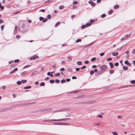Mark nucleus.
<instances>
[{"mask_svg": "<svg viewBox=\"0 0 135 135\" xmlns=\"http://www.w3.org/2000/svg\"><path fill=\"white\" fill-rule=\"evenodd\" d=\"M70 119V118H65L60 119H52V120H45L44 121H67L69 120Z\"/></svg>", "mask_w": 135, "mask_h": 135, "instance_id": "1", "label": "nucleus"}, {"mask_svg": "<svg viewBox=\"0 0 135 135\" xmlns=\"http://www.w3.org/2000/svg\"><path fill=\"white\" fill-rule=\"evenodd\" d=\"M107 68V66L105 65H103L100 67L101 70L103 71L105 70Z\"/></svg>", "mask_w": 135, "mask_h": 135, "instance_id": "2", "label": "nucleus"}, {"mask_svg": "<svg viewBox=\"0 0 135 135\" xmlns=\"http://www.w3.org/2000/svg\"><path fill=\"white\" fill-rule=\"evenodd\" d=\"M38 56L36 55H33V56L31 57L30 58V59L31 60H33L36 59H38Z\"/></svg>", "mask_w": 135, "mask_h": 135, "instance_id": "3", "label": "nucleus"}, {"mask_svg": "<svg viewBox=\"0 0 135 135\" xmlns=\"http://www.w3.org/2000/svg\"><path fill=\"white\" fill-rule=\"evenodd\" d=\"M9 109L8 108H3L0 109V112H4L8 110Z\"/></svg>", "mask_w": 135, "mask_h": 135, "instance_id": "4", "label": "nucleus"}, {"mask_svg": "<svg viewBox=\"0 0 135 135\" xmlns=\"http://www.w3.org/2000/svg\"><path fill=\"white\" fill-rule=\"evenodd\" d=\"M18 70V68H15L13 70L11 71L9 73L10 74H13L15 72L17 71Z\"/></svg>", "mask_w": 135, "mask_h": 135, "instance_id": "5", "label": "nucleus"}, {"mask_svg": "<svg viewBox=\"0 0 135 135\" xmlns=\"http://www.w3.org/2000/svg\"><path fill=\"white\" fill-rule=\"evenodd\" d=\"M52 108H46L42 110V112L44 111H47L49 112L52 110Z\"/></svg>", "mask_w": 135, "mask_h": 135, "instance_id": "6", "label": "nucleus"}, {"mask_svg": "<svg viewBox=\"0 0 135 135\" xmlns=\"http://www.w3.org/2000/svg\"><path fill=\"white\" fill-rule=\"evenodd\" d=\"M62 122H54L53 123V124L54 125H62Z\"/></svg>", "mask_w": 135, "mask_h": 135, "instance_id": "7", "label": "nucleus"}, {"mask_svg": "<svg viewBox=\"0 0 135 135\" xmlns=\"http://www.w3.org/2000/svg\"><path fill=\"white\" fill-rule=\"evenodd\" d=\"M130 36V34H127L124 36V40H126L129 38Z\"/></svg>", "mask_w": 135, "mask_h": 135, "instance_id": "8", "label": "nucleus"}, {"mask_svg": "<svg viewBox=\"0 0 135 135\" xmlns=\"http://www.w3.org/2000/svg\"><path fill=\"white\" fill-rule=\"evenodd\" d=\"M109 65L110 66V68L111 69L112 68L114 67L113 64L111 62H110L109 63Z\"/></svg>", "mask_w": 135, "mask_h": 135, "instance_id": "9", "label": "nucleus"}, {"mask_svg": "<svg viewBox=\"0 0 135 135\" xmlns=\"http://www.w3.org/2000/svg\"><path fill=\"white\" fill-rule=\"evenodd\" d=\"M67 59L68 60V61H70L72 60V58L71 57L69 56L67 57Z\"/></svg>", "mask_w": 135, "mask_h": 135, "instance_id": "10", "label": "nucleus"}, {"mask_svg": "<svg viewBox=\"0 0 135 135\" xmlns=\"http://www.w3.org/2000/svg\"><path fill=\"white\" fill-rule=\"evenodd\" d=\"M123 69L124 71H126L128 69V68L126 66H124L123 67Z\"/></svg>", "mask_w": 135, "mask_h": 135, "instance_id": "11", "label": "nucleus"}, {"mask_svg": "<svg viewBox=\"0 0 135 135\" xmlns=\"http://www.w3.org/2000/svg\"><path fill=\"white\" fill-rule=\"evenodd\" d=\"M118 53L117 52H113L112 53V55L113 56H117L118 55Z\"/></svg>", "mask_w": 135, "mask_h": 135, "instance_id": "12", "label": "nucleus"}, {"mask_svg": "<svg viewBox=\"0 0 135 135\" xmlns=\"http://www.w3.org/2000/svg\"><path fill=\"white\" fill-rule=\"evenodd\" d=\"M27 71H25L23 72L21 74V76H23L25 75L26 74Z\"/></svg>", "mask_w": 135, "mask_h": 135, "instance_id": "13", "label": "nucleus"}, {"mask_svg": "<svg viewBox=\"0 0 135 135\" xmlns=\"http://www.w3.org/2000/svg\"><path fill=\"white\" fill-rule=\"evenodd\" d=\"M91 25V23H87L85 25L86 27L90 26Z\"/></svg>", "mask_w": 135, "mask_h": 135, "instance_id": "14", "label": "nucleus"}, {"mask_svg": "<svg viewBox=\"0 0 135 135\" xmlns=\"http://www.w3.org/2000/svg\"><path fill=\"white\" fill-rule=\"evenodd\" d=\"M31 88V86H25L24 87V89H29Z\"/></svg>", "mask_w": 135, "mask_h": 135, "instance_id": "15", "label": "nucleus"}, {"mask_svg": "<svg viewBox=\"0 0 135 135\" xmlns=\"http://www.w3.org/2000/svg\"><path fill=\"white\" fill-rule=\"evenodd\" d=\"M77 64L78 65H82V63L81 61H78L77 62Z\"/></svg>", "mask_w": 135, "mask_h": 135, "instance_id": "16", "label": "nucleus"}, {"mask_svg": "<svg viewBox=\"0 0 135 135\" xmlns=\"http://www.w3.org/2000/svg\"><path fill=\"white\" fill-rule=\"evenodd\" d=\"M36 72L35 71H33L32 72V74L31 75L32 76H33L35 75H36Z\"/></svg>", "mask_w": 135, "mask_h": 135, "instance_id": "17", "label": "nucleus"}, {"mask_svg": "<svg viewBox=\"0 0 135 135\" xmlns=\"http://www.w3.org/2000/svg\"><path fill=\"white\" fill-rule=\"evenodd\" d=\"M96 60V57H94L92 58L91 59V61L93 62L95 61Z\"/></svg>", "mask_w": 135, "mask_h": 135, "instance_id": "18", "label": "nucleus"}, {"mask_svg": "<svg viewBox=\"0 0 135 135\" xmlns=\"http://www.w3.org/2000/svg\"><path fill=\"white\" fill-rule=\"evenodd\" d=\"M21 83L23 84L27 82V81L26 80H22L21 81Z\"/></svg>", "mask_w": 135, "mask_h": 135, "instance_id": "19", "label": "nucleus"}, {"mask_svg": "<svg viewBox=\"0 0 135 135\" xmlns=\"http://www.w3.org/2000/svg\"><path fill=\"white\" fill-rule=\"evenodd\" d=\"M60 22H58L56 23L55 25V27H56L57 26H58L60 24Z\"/></svg>", "mask_w": 135, "mask_h": 135, "instance_id": "20", "label": "nucleus"}, {"mask_svg": "<svg viewBox=\"0 0 135 135\" xmlns=\"http://www.w3.org/2000/svg\"><path fill=\"white\" fill-rule=\"evenodd\" d=\"M0 8L2 9V10L4 9V7L2 6L1 3H0Z\"/></svg>", "mask_w": 135, "mask_h": 135, "instance_id": "21", "label": "nucleus"}, {"mask_svg": "<svg viewBox=\"0 0 135 135\" xmlns=\"http://www.w3.org/2000/svg\"><path fill=\"white\" fill-rule=\"evenodd\" d=\"M45 85V83L44 82H42L40 84V86H44Z\"/></svg>", "mask_w": 135, "mask_h": 135, "instance_id": "22", "label": "nucleus"}, {"mask_svg": "<svg viewBox=\"0 0 135 135\" xmlns=\"http://www.w3.org/2000/svg\"><path fill=\"white\" fill-rule=\"evenodd\" d=\"M51 0H48L46 1L45 2V3H49L51 2Z\"/></svg>", "mask_w": 135, "mask_h": 135, "instance_id": "23", "label": "nucleus"}, {"mask_svg": "<svg viewBox=\"0 0 135 135\" xmlns=\"http://www.w3.org/2000/svg\"><path fill=\"white\" fill-rule=\"evenodd\" d=\"M81 41V39H78L76 40V43H78L79 42H80Z\"/></svg>", "mask_w": 135, "mask_h": 135, "instance_id": "24", "label": "nucleus"}, {"mask_svg": "<svg viewBox=\"0 0 135 135\" xmlns=\"http://www.w3.org/2000/svg\"><path fill=\"white\" fill-rule=\"evenodd\" d=\"M50 83L51 84L54 83L55 82V81L54 80H50Z\"/></svg>", "mask_w": 135, "mask_h": 135, "instance_id": "25", "label": "nucleus"}, {"mask_svg": "<svg viewBox=\"0 0 135 135\" xmlns=\"http://www.w3.org/2000/svg\"><path fill=\"white\" fill-rule=\"evenodd\" d=\"M47 19L46 18H45L44 19H43L42 21V22H45L46 21H47Z\"/></svg>", "mask_w": 135, "mask_h": 135, "instance_id": "26", "label": "nucleus"}, {"mask_svg": "<svg viewBox=\"0 0 135 135\" xmlns=\"http://www.w3.org/2000/svg\"><path fill=\"white\" fill-rule=\"evenodd\" d=\"M64 8V6H61L59 7V9H63Z\"/></svg>", "mask_w": 135, "mask_h": 135, "instance_id": "27", "label": "nucleus"}, {"mask_svg": "<svg viewBox=\"0 0 135 135\" xmlns=\"http://www.w3.org/2000/svg\"><path fill=\"white\" fill-rule=\"evenodd\" d=\"M130 83L131 84H134L135 83V80H132L131 81Z\"/></svg>", "mask_w": 135, "mask_h": 135, "instance_id": "28", "label": "nucleus"}, {"mask_svg": "<svg viewBox=\"0 0 135 135\" xmlns=\"http://www.w3.org/2000/svg\"><path fill=\"white\" fill-rule=\"evenodd\" d=\"M86 27L85 25H83L81 27V28L82 29L85 28Z\"/></svg>", "mask_w": 135, "mask_h": 135, "instance_id": "29", "label": "nucleus"}, {"mask_svg": "<svg viewBox=\"0 0 135 135\" xmlns=\"http://www.w3.org/2000/svg\"><path fill=\"white\" fill-rule=\"evenodd\" d=\"M30 65H27L25 66L23 68V69H25L26 68H28Z\"/></svg>", "mask_w": 135, "mask_h": 135, "instance_id": "30", "label": "nucleus"}, {"mask_svg": "<svg viewBox=\"0 0 135 135\" xmlns=\"http://www.w3.org/2000/svg\"><path fill=\"white\" fill-rule=\"evenodd\" d=\"M129 61L127 60H126L124 62V63L126 65H128L129 63Z\"/></svg>", "mask_w": 135, "mask_h": 135, "instance_id": "31", "label": "nucleus"}, {"mask_svg": "<svg viewBox=\"0 0 135 135\" xmlns=\"http://www.w3.org/2000/svg\"><path fill=\"white\" fill-rule=\"evenodd\" d=\"M55 82L56 83H60V81L58 79H56L55 80Z\"/></svg>", "mask_w": 135, "mask_h": 135, "instance_id": "32", "label": "nucleus"}, {"mask_svg": "<svg viewBox=\"0 0 135 135\" xmlns=\"http://www.w3.org/2000/svg\"><path fill=\"white\" fill-rule=\"evenodd\" d=\"M112 133L114 135H118L116 132H113Z\"/></svg>", "mask_w": 135, "mask_h": 135, "instance_id": "33", "label": "nucleus"}, {"mask_svg": "<svg viewBox=\"0 0 135 135\" xmlns=\"http://www.w3.org/2000/svg\"><path fill=\"white\" fill-rule=\"evenodd\" d=\"M66 81V80L65 79H62L61 80V83H65Z\"/></svg>", "mask_w": 135, "mask_h": 135, "instance_id": "34", "label": "nucleus"}, {"mask_svg": "<svg viewBox=\"0 0 135 135\" xmlns=\"http://www.w3.org/2000/svg\"><path fill=\"white\" fill-rule=\"evenodd\" d=\"M114 71L113 70H110L109 71V72L110 74H112L114 73Z\"/></svg>", "mask_w": 135, "mask_h": 135, "instance_id": "35", "label": "nucleus"}, {"mask_svg": "<svg viewBox=\"0 0 135 135\" xmlns=\"http://www.w3.org/2000/svg\"><path fill=\"white\" fill-rule=\"evenodd\" d=\"M105 16H106V15L105 14H102L101 15V17L102 18H103L105 17Z\"/></svg>", "mask_w": 135, "mask_h": 135, "instance_id": "36", "label": "nucleus"}, {"mask_svg": "<svg viewBox=\"0 0 135 135\" xmlns=\"http://www.w3.org/2000/svg\"><path fill=\"white\" fill-rule=\"evenodd\" d=\"M21 81H18L17 82V84L18 85H20L21 84Z\"/></svg>", "mask_w": 135, "mask_h": 135, "instance_id": "37", "label": "nucleus"}, {"mask_svg": "<svg viewBox=\"0 0 135 135\" xmlns=\"http://www.w3.org/2000/svg\"><path fill=\"white\" fill-rule=\"evenodd\" d=\"M62 125H68V123H64L62 122Z\"/></svg>", "mask_w": 135, "mask_h": 135, "instance_id": "38", "label": "nucleus"}, {"mask_svg": "<svg viewBox=\"0 0 135 135\" xmlns=\"http://www.w3.org/2000/svg\"><path fill=\"white\" fill-rule=\"evenodd\" d=\"M51 16L50 15H48L47 16V17L48 19H50L51 18Z\"/></svg>", "mask_w": 135, "mask_h": 135, "instance_id": "39", "label": "nucleus"}, {"mask_svg": "<svg viewBox=\"0 0 135 135\" xmlns=\"http://www.w3.org/2000/svg\"><path fill=\"white\" fill-rule=\"evenodd\" d=\"M89 63V61L88 60H86L84 61V63L86 64H88Z\"/></svg>", "mask_w": 135, "mask_h": 135, "instance_id": "40", "label": "nucleus"}, {"mask_svg": "<svg viewBox=\"0 0 135 135\" xmlns=\"http://www.w3.org/2000/svg\"><path fill=\"white\" fill-rule=\"evenodd\" d=\"M94 73V71L93 70H91L90 71V74L91 75H93Z\"/></svg>", "mask_w": 135, "mask_h": 135, "instance_id": "41", "label": "nucleus"}, {"mask_svg": "<svg viewBox=\"0 0 135 135\" xmlns=\"http://www.w3.org/2000/svg\"><path fill=\"white\" fill-rule=\"evenodd\" d=\"M119 7V6L118 5H116L114 6V8L115 9H117Z\"/></svg>", "mask_w": 135, "mask_h": 135, "instance_id": "42", "label": "nucleus"}, {"mask_svg": "<svg viewBox=\"0 0 135 135\" xmlns=\"http://www.w3.org/2000/svg\"><path fill=\"white\" fill-rule=\"evenodd\" d=\"M19 61V60L18 59L15 60L14 61V62L15 63H17Z\"/></svg>", "mask_w": 135, "mask_h": 135, "instance_id": "43", "label": "nucleus"}, {"mask_svg": "<svg viewBox=\"0 0 135 135\" xmlns=\"http://www.w3.org/2000/svg\"><path fill=\"white\" fill-rule=\"evenodd\" d=\"M112 60V58L111 57L107 59V61H111Z\"/></svg>", "mask_w": 135, "mask_h": 135, "instance_id": "44", "label": "nucleus"}, {"mask_svg": "<svg viewBox=\"0 0 135 135\" xmlns=\"http://www.w3.org/2000/svg\"><path fill=\"white\" fill-rule=\"evenodd\" d=\"M52 67L53 68L55 69L56 68V66L55 64H54L52 65Z\"/></svg>", "mask_w": 135, "mask_h": 135, "instance_id": "45", "label": "nucleus"}, {"mask_svg": "<svg viewBox=\"0 0 135 135\" xmlns=\"http://www.w3.org/2000/svg\"><path fill=\"white\" fill-rule=\"evenodd\" d=\"M114 65L116 66H118L119 65V63L118 62H117L114 64Z\"/></svg>", "mask_w": 135, "mask_h": 135, "instance_id": "46", "label": "nucleus"}, {"mask_svg": "<svg viewBox=\"0 0 135 135\" xmlns=\"http://www.w3.org/2000/svg\"><path fill=\"white\" fill-rule=\"evenodd\" d=\"M44 18V17H40L39 19L40 21H42V20H43Z\"/></svg>", "mask_w": 135, "mask_h": 135, "instance_id": "47", "label": "nucleus"}, {"mask_svg": "<svg viewBox=\"0 0 135 135\" xmlns=\"http://www.w3.org/2000/svg\"><path fill=\"white\" fill-rule=\"evenodd\" d=\"M97 65H93V66H92V68H97Z\"/></svg>", "mask_w": 135, "mask_h": 135, "instance_id": "48", "label": "nucleus"}, {"mask_svg": "<svg viewBox=\"0 0 135 135\" xmlns=\"http://www.w3.org/2000/svg\"><path fill=\"white\" fill-rule=\"evenodd\" d=\"M40 11L42 12H44L45 11V10L44 9H42L40 10Z\"/></svg>", "mask_w": 135, "mask_h": 135, "instance_id": "49", "label": "nucleus"}, {"mask_svg": "<svg viewBox=\"0 0 135 135\" xmlns=\"http://www.w3.org/2000/svg\"><path fill=\"white\" fill-rule=\"evenodd\" d=\"M93 2L92 1V0H90V1H89V2H88V3H89V4H91V3H93Z\"/></svg>", "mask_w": 135, "mask_h": 135, "instance_id": "50", "label": "nucleus"}, {"mask_svg": "<svg viewBox=\"0 0 135 135\" xmlns=\"http://www.w3.org/2000/svg\"><path fill=\"white\" fill-rule=\"evenodd\" d=\"M68 70L69 71L71 72L72 71V69L71 68H68Z\"/></svg>", "mask_w": 135, "mask_h": 135, "instance_id": "51", "label": "nucleus"}, {"mask_svg": "<svg viewBox=\"0 0 135 135\" xmlns=\"http://www.w3.org/2000/svg\"><path fill=\"white\" fill-rule=\"evenodd\" d=\"M94 21V20H90V23H93Z\"/></svg>", "mask_w": 135, "mask_h": 135, "instance_id": "52", "label": "nucleus"}, {"mask_svg": "<svg viewBox=\"0 0 135 135\" xmlns=\"http://www.w3.org/2000/svg\"><path fill=\"white\" fill-rule=\"evenodd\" d=\"M91 5L93 6H94L95 5V4L93 2L91 4Z\"/></svg>", "mask_w": 135, "mask_h": 135, "instance_id": "53", "label": "nucleus"}, {"mask_svg": "<svg viewBox=\"0 0 135 135\" xmlns=\"http://www.w3.org/2000/svg\"><path fill=\"white\" fill-rule=\"evenodd\" d=\"M73 3L74 4H76L78 3V2L77 1H75V2H73Z\"/></svg>", "mask_w": 135, "mask_h": 135, "instance_id": "54", "label": "nucleus"}, {"mask_svg": "<svg viewBox=\"0 0 135 135\" xmlns=\"http://www.w3.org/2000/svg\"><path fill=\"white\" fill-rule=\"evenodd\" d=\"M104 54V52H103L100 54V55L101 56H102Z\"/></svg>", "mask_w": 135, "mask_h": 135, "instance_id": "55", "label": "nucleus"}, {"mask_svg": "<svg viewBox=\"0 0 135 135\" xmlns=\"http://www.w3.org/2000/svg\"><path fill=\"white\" fill-rule=\"evenodd\" d=\"M60 75V73H57L55 75V76H58Z\"/></svg>", "mask_w": 135, "mask_h": 135, "instance_id": "56", "label": "nucleus"}, {"mask_svg": "<svg viewBox=\"0 0 135 135\" xmlns=\"http://www.w3.org/2000/svg\"><path fill=\"white\" fill-rule=\"evenodd\" d=\"M71 115L70 114H68L67 115H65L66 117H69Z\"/></svg>", "mask_w": 135, "mask_h": 135, "instance_id": "57", "label": "nucleus"}, {"mask_svg": "<svg viewBox=\"0 0 135 135\" xmlns=\"http://www.w3.org/2000/svg\"><path fill=\"white\" fill-rule=\"evenodd\" d=\"M85 68H86V67L85 65H84V66H83L82 67H81L80 69H85Z\"/></svg>", "mask_w": 135, "mask_h": 135, "instance_id": "58", "label": "nucleus"}, {"mask_svg": "<svg viewBox=\"0 0 135 135\" xmlns=\"http://www.w3.org/2000/svg\"><path fill=\"white\" fill-rule=\"evenodd\" d=\"M113 12V11L112 10H110L108 12V13L109 14H111Z\"/></svg>", "mask_w": 135, "mask_h": 135, "instance_id": "59", "label": "nucleus"}, {"mask_svg": "<svg viewBox=\"0 0 135 135\" xmlns=\"http://www.w3.org/2000/svg\"><path fill=\"white\" fill-rule=\"evenodd\" d=\"M61 64H66L65 62V61H63L61 62Z\"/></svg>", "mask_w": 135, "mask_h": 135, "instance_id": "60", "label": "nucleus"}, {"mask_svg": "<svg viewBox=\"0 0 135 135\" xmlns=\"http://www.w3.org/2000/svg\"><path fill=\"white\" fill-rule=\"evenodd\" d=\"M97 117H100V118H101L103 117V116L102 115H98L97 116Z\"/></svg>", "mask_w": 135, "mask_h": 135, "instance_id": "61", "label": "nucleus"}, {"mask_svg": "<svg viewBox=\"0 0 135 135\" xmlns=\"http://www.w3.org/2000/svg\"><path fill=\"white\" fill-rule=\"evenodd\" d=\"M70 78H68L66 79V80L67 82H69L70 81Z\"/></svg>", "mask_w": 135, "mask_h": 135, "instance_id": "62", "label": "nucleus"}, {"mask_svg": "<svg viewBox=\"0 0 135 135\" xmlns=\"http://www.w3.org/2000/svg\"><path fill=\"white\" fill-rule=\"evenodd\" d=\"M4 27V25H2V26H1V29L2 30Z\"/></svg>", "mask_w": 135, "mask_h": 135, "instance_id": "63", "label": "nucleus"}, {"mask_svg": "<svg viewBox=\"0 0 135 135\" xmlns=\"http://www.w3.org/2000/svg\"><path fill=\"white\" fill-rule=\"evenodd\" d=\"M132 53L133 54H135V49L133 50L132 51Z\"/></svg>", "mask_w": 135, "mask_h": 135, "instance_id": "64", "label": "nucleus"}]
</instances>
